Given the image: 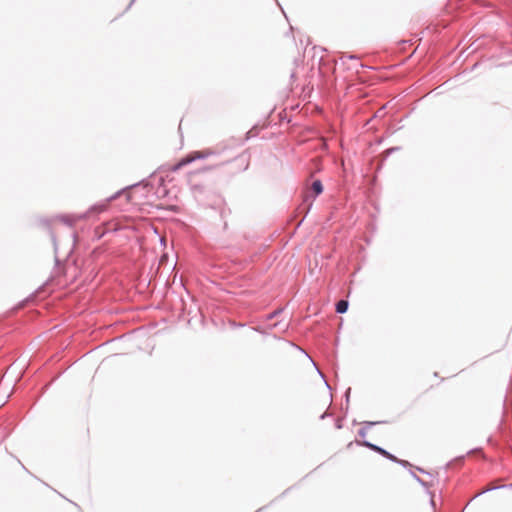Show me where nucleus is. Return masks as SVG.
Masks as SVG:
<instances>
[{
	"label": "nucleus",
	"instance_id": "1",
	"mask_svg": "<svg viewBox=\"0 0 512 512\" xmlns=\"http://www.w3.org/2000/svg\"><path fill=\"white\" fill-rule=\"evenodd\" d=\"M212 154H213V151L210 149H205L202 151H193V152L189 153L188 155H186L185 157H183L181 160H179L172 167V171H178L179 169L192 163L193 161L198 160V159H205V158L211 156Z\"/></svg>",
	"mask_w": 512,
	"mask_h": 512
},
{
	"label": "nucleus",
	"instance_id": "2",
	"mask_svg": "<svg viewBox=\"0 0 512 512\" xmlns=\"http://www.w3.org/2000/svg\"><path fill=\"white\" fill-rule=\"evenodd\" d=\"M311 190L313 191V195H310L309 192H307L305 194V199L307 200L308 198L312 197V198H315L316 196H318L319 194L322 193L323 191V186H322V183L321 181L319 180H316L313 182L312 186H311Z\"/></svg>",
	"mask_w": 512,
	"mask_h": 512
},
{
	"label": "nucleus",
	"instance_id": "3",
	"mask_svg": "<svg viewBox=\"0 0 512 512\" xmlns=\"http://www.w3.org/2000/svg\"><path fill=\"white\" fill-rule=\"evenodd\" d=\"M348 309V302L345 301V300H340L337 304H336V311L338 313H344L346 312Z\"/></svg>",
	"mask_w": 512,
	"mask_h": 512
},
{
	"label": "nucleus",
	"instance_id": "4",
	"mask_svg": "<svg viewBox=\"0 0 512 512\" xmlns=\"http://www.w3.org/2000/svg\"><path fill=\"white\" fill-rule=\"evenodd\" d=\"M373 449L378 451L379 453H381L385 457H387V458H389L391 460H395V458L392 455H390L387 451H385V450H383V449H381L379 447H374V446H373Z\"/></svg>",
	"mask_w": 512,
	"mask_h": 512
}]
</instances>
